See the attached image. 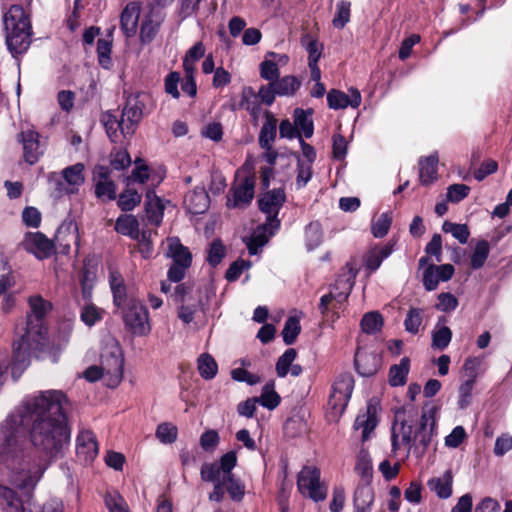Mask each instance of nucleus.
<instances>
[{
    "label": "nucleus",
    "mask_w": 512,
    "mask_h": 512,
    "mask_svg": "<svg viewBox=\"0 0 512 512\" xmlns=\"http://www.w3.org/2000/svg\"><path fill=\"white\" fill-rule=\"evenodd\" d=\"M67 405L62 391H41L26 397L0 424V464L7 471V483L0 481L3 512H33L37 485L70 439ZM38 512H65V508L53 498Z\"/></svg>",
    "instance_id": "f257e3e1"
},
{
    "label": "nucleus",
    "mask_w": 512,
    "mask_h": 512,
    "mask_svg": "<svg viewBox=\"0 0 512 512\" xmlns=\"http://www.w3.org/2000/svg\"><path fill=\"white\" fill-rule=\"evenodd\" d=\"M30 312L27 315L25 332L13 344L11 373L17 380L30 363V352L40 349L46 340L47 328L45 317L52 309V304L40 295L29 297Z\"/></svg>",
    "instance_id": "f03ea898"
},
{
    "label": "nucleus",
    "mask_w": 512,
    "mask_h": 512,
    "mask_svg": "<svg viewBox=\"0 0 512 512\" xmlns=\"http://www.w3.org/2000/svg\"><path fill=\"white\" fill-rule=\"evenodd\" d=\"M237 461L236 451L231 450L223 454L218 461L202 464L201 479L214 484L213 491L209 494L211 501H222L226 491L233 501L240 502L243 499L245 486L232 473Z\"/></svg>",
    "instance_id": "7ed1b4c3"
},
{
    "label": "nucleus",
    "mask_w": 512,
    "mask_h": 512,
    "mask_svg": "<svg viewBox=\"0 0 512 512\" xmlns=\"http://www.w3.org/2000/svg\"><path fill=\"white\" fill-rule=\"evenodd\" d=\"M285 201L286 195L282 188L267 191L260 196L258 200L259 208L267 215V218L263 225L257 227L246 243L250 255H256L258 250L279 229L278 214Z\"/></svg>",
    "instance_id": "20e7f679"
},
{
    "label": "nucleus",
    "mask_w": 512,
    "mask_h": 512,
    "mask_svg": "<svg viewBox=\"0 0 512 512\" xmlns=\"http://www.w3.org/2000/svg\"><path fill=\"white\" fill-rule=\"evenodd\" d=\"M84 377L89 382L102 380L109 388L117 387L123 378V355L121 347L113 338L104 341L100 354V364L88 367Z\"/></svg>",
    "instance_id": "39448f33"
},
{
    "label": "nucleus",
    "mask_w": 512,
    "mask_h": 512,
    "mask_svg": "<svg viewBox=\"0 0 512 512\" xmlns=\"http://www.w3.org/2000/svg\"><path fill=\"white\" fill-rule=\"evenodd\" d=\"M6 45L13 57L25 53L31 44V24L24 9L12 5L4 15Z\"/></svg>",
    "instance_id": "423d86ee"
},
{
    "label": "nucleus",
    "mask_w": 512,
    "mask_h": 512,
    "mask_svg": "<svg viewBox=\"0 0 512 512\" xmlns=\"http://www.w3.org/2000/svg\"><path fill=\"white\" fill-rule=\"evenodd\" d=\"M346 269L347 271L339 275L335 283L331 286L330 292L321 297L319 309L322 314L327 312L329 305L332 303L334 308H339L338 305H341L347 300L353 288L358 270L351 263L346 265Z\"/></svg>",
    "instance_id": "0eeeda50"
},
{
    "label": "nucleus",
    "mask_w": 512,
    "mask_h": 512,
    "mask_svg": "<svg viewBox=\"0 0 512 512\" xmlns=\"http://www.w3.org/2000/svg\"><path fill=\"white\" fill-rule=\"evenodd\" d=\"M354 388L353 376L341 374L334 381L328 399V413L331 419H338L345 411Z\"/></svg>",
    "instance_id": "6e6552de"
},
{
    "label": "nucleus",
    "mask_w": 512,
    "mask_h": 512,
    "mask_svg": "<svg viewBox=\"0 0 512 512\" xmlns=\"http://www.w3.org/2000/svg\"><path fill=\"white\" fill-rule=\"evenodd\" d=\"M165 244V255L173 260V264L168 270V278L172 282H180L191 265L192 255L177 237L167 238Z\"/></svg>",
    "instance_id": "1a4fd4ad"
},
{
    "label": "nucleus",
    "mask_w": 512,
    "mask_h": 512,
    "mask_svg": "<svg viewBox=\"0 0 512 512\" xmlns=\"http://www.w3.org/2000/svg\"><path fill=\"white\" fill-rule=\"evenodd\" d=\"M122 309L124 324L133 335L147 336L150 333L149 313L141 301L131 298Z\"/></svg>",
    "instance_id": "9d476101"
},
{
    "label": "nucleus",
    "mask_w": 512,
    "mask_h": 512,
    "mask_svg": "<svg viewBox=\"0 0 512 512\" xmlns=\"http://www.w3.org/2000/svg\"><path fill=\"white\" fill-rule=\"evenodd\" d=\"M298 491L315 502L323 501L327 496V486L321 481L320 470L315 466H304L297 478Z\"/></svg>",
    "instance_id": "9b49d317"
},
{
    "label": "nucleus",
    "mask_w": 512,
    "mask_h": 512,
    "mask_svg": "<svg viewBox=\"0 0 512 512\" xmlns=\"http://www.w3.org/2000/svg\"><path fill=\"white\" fill-rule=\"evenodd\" d=\"M255 181L252 177L237 180L227 196L228 208H243L250 204L254 197Z\"/></svg>",
    "instance_id": "f8f14e48"
},
{
    "label": "nucleus",
    "mask_w": 512,
    "mask_h": 512,
    "mask_svg": "<svg viewBox=\"0 0 512 512\" xmlns=\"http://www.w3.org/2000/svg\"><path fill=\"white\" fill-rule=\"evenodd\" d=\"M84 169V164L76 163L61 171L63 181L57 179V190L60 195L78 193L85 181Z\"/></svg>",
    "instance_id": "ddd939ff"
},
{
    "label": "nucleus",
    "mask_w": 512,
    "mask_h": 512,
    "mask_svg": "<svg viewBox=\"0 0 512 512\" xmlns=\"http://www.w3.org/2000/svg\"><path fill=\"white\" fill-rule=\"evenodd\" d=\"M413 427L401 420V414H396V420L392 428V450L394 454L408 456L411 449Z\"/></svg>",
    "instance_id": "4468645a"
},
{
    "label": "nucleus",
    "mask_w": 512,
    "mask_h": 512,
    "mask_svg": "<svg viewBox=\"0 0 512 512\" xmlns=\"http://www.w3.org/2000/svg\"><path fill=\"white\" fill-rule=\"evenodd\" d=\"M21 245L39 260L49 258L54 253L53 242L40 232L26 233Z\"/></svg>",
    "instance_id": "2eb2a0df"
},
{
    "label": "nucleus",
    "mask_w": 512,
    "mask_h": 512,
    "mask_svg": "<svg viewBox=\"0 0 512 512\" xmlns=\"http://www.w3.org/2000/svg\"><path fill=\"white\" fill-rule=\"evenodd\" d=\"M98 443L94 433L82 430L76 438V454L80 461L91 463L98 455Z\"/></svg>",
    "instance_id": "dca6fc26"
},
{
    "label": "nucleus",
    "mask_w": 512,
    "mask_h": 512,
    "mask_svg": "<svg viewBox=\"0 0 512 512\" xmlns=\"http://www.w3.org/2000/svg\"><path fill=\"white\" fill-rule=\"evenodd\" d=\"M146 98L147 95L144 93L133 94L127 98L121 118L133 130L134 126L142 119Z\"/></svg>",
    "instance_id": "f3484780"
},
{
    "label": "nucleus",
    "mask_w": 512,
    "mask_h": 512,
    "mask_svg": "<svg viewBox=\"0 0 512 512\" xmlns=\"http://www.w3.org/2000/svg\"><path fill=\"white\" fill-rule=\"evenodd\" d=\"M79 233L77 224L72 221H64L57 229L55 241L63 252L68 253L71 245L75 244L79 247Z\"/></svg>",
    "instance_id": "a211bd4d"
},
{
    "label": "nucleus",
    "mask_w": 512,
    "mask_h": 512,
    "mask_svg": "<svg viewBox=\"0 0 512 512\" xmlns=\"http://www.w3.org/2000/svg\"><path fill=\"white\" fill-rule=\"evenodd\" d=\"M19 141L23 146L25 161L29 164H34L42 153L38 132L33 129L23 130L19 134Z\"/></svg>",
    "instance_id": "6ab92c4d"
},
{
    "label": "nucleus",
    "mask_w": 512,
    "mask_h": 512,
    "mask_svg": "<svg viewBox=\"0 0 512 512\" xmlns=\"http://www.w3.org/2000/svg\"><path fill=\"white\" fill-rule=\"evenodd\" d=\"M327 102L331 109L357 108L361 104V94L355 88L349 89V94L332 90L327 95Z\"/></svg>",
    "instance_id": "aec40b11"
},
{
    "label": "nucleus",
    "mask_w": 512,
    "mask_h": 512,
    "mask_svg": "<svg viewBox=\"0 0 512 512\" xmlns=\"http://www.w3.org/2000/svg\"><path fill=\"white\" fill-rule=\"evenodd\" d=\"M377 423V406L370 402L366 410L356 417L354 429L361 430V440L364 442L369 439L370 433L375 429Z\"/></svg>",
    "instance_id": "412c9836"
},
{
    "label": "nucleus",
    "mask_w": 512,
    "mask_h": 512,
    "mask_svg": "<svg viewBox=\"0 0 512 512\" xmlns=\"http://www.w3.org/2000/svg\"><path fill=\"white\" fill-rule=\"evenodd\" d=\"M141 6L138 2H130L123 9L120 16L121 30L127 38L133 37L137 32Z\"/></svg>",
    "instance_id": "4be33fe9"
},
{
    "label": "nucleus",
    "mask_w": 512,
    "mask_h": 512,
    "mask_svg": "<svg viewBox=\"0 0 512 512\" xmlns=\"http://www.w3.org/2000/svg\"><path fill=\"white\" fill-rule=\"evenodd\" d=\"M394 245L387 243L381 246H374L370 248L363 256V264L366 270L370 273L375 272L393 252Z\"/></svg>",
    "instance_id": "5701e85b"
},
{
    "label": "nucleus",
    "mask_w": 512,
    "mask_h": 512,
    "mask_svg": "<svg viewBox=\"0 0 512 512\" xmlns=\"http://www.w3.org/2000/svg\"><path fill=\"white\" fill-rule=\"evenodd\" d=\"M98 180L95 184V195L102 201H111L116 199L117 187L116 184L109 179L108 169L106 167H99L97 170Z\"/></svg>",
    "instance_id": "b1692460"
},
{
    "label": "nucleus",
    "mask_w": 512,
    "mask_h": 512,
    "mask_svg": "<svg viewBox=\"0 0 512 512\" xmlns=\"http://www.w3.org/2000/svg\"><path fill=\"white\" fill-rule=\"evenodd\" d=\"M162 20V16L153 9L143 15L140 25V39L143 43H149L154 39Z\"/></svg>",
    "instance_id": "393cba45"
},
{
    "label": "nucleus",
    "mask_w": 512,
    "mask_h": 512,
    "mask_svg": "<svg viewBox=\"0 0 512 512\" xmlns=\"http://www.w3.org/2000/svg\"><path fill=\"white\" fill-rule=\"evenodd\" d=\"M296 356V350L289 348L278 358L276 363V373L278 377L284 378L289 372L294 377L302 373V367L298 364H293Z\"/></svg>",
    "instance_id": "a878e982"
},
{
    "label": "nucleus",
    "mask_w": 512,
    "mask_h": 512,
    "mask_svg": "<svg viewBox=\"0 0 512 512\" xmlns=\"http://www.w3.org/2000/svg\"><path fill=\"white\" fill-rule=\"evenodd\" d=\"M312 110L296 108L293 112L294 125L300 138H310L314 132Z\"/></svg>",
    "instance_id": "bb28decb"
},
{
    "label": "nucleus",
    "mask_w": 512,
    "mask_h": 512,
    "mask_svg": "<svg viewBox=\"0 0 512 512\" xmlns=\"http://www.w3.org/2000/svg\"><path fill=\"white\" fill-rule=\"evenodd\" d=\"M453 475L450 470L445 471L441 476L428 480L427 485L439 498L447 499L452 495Z\"/></svg>",
    "instance_id": "cd10ccee"
},
{
    "label": "nucleus",
    "mask_w": 512,
    "mask_h": 512,
    "mask_svg": "<svg viewBox=\"0 0 512 512\" xmlns=\"http://www.w3.org/2000/svg\"><path fill=\"white\" fill-rule=\"evenodd\" d=\"M438 161L436 153L419 160V178L423 185H429L437 180Z\"/></svg>",
    "instance_id": "c85d7f7f"
},
{
    "label": "nucleus",
    "mask_w": 512,
    "mask_h": 512,
    "mask_svg": "<svg viewBox=\"0 0 512 512\" xmlns=\"http://www.w3.org/2000/svg\"><path fill=\"white\" fill-rule=\"evenodd\" d=\"M277 135V119L271 112L265 113V122L263 123L260 134L259 144L261 148H269L272 146Z\"/></svg>",
    "instance_id": "c756f323"
},
{
    "label": "nucleus",
    "mask_w": 512,
    "mask_h": 512,
    "mask_svg": "<svg viewBox=\"0 0 512 512\" xmlns=\"http://www.w3.org/2000/svg\"><path fill=\"white\" fill-rule=\"evenodd\" d=\"M115 230L134 240H139L141 232L139 231V223L135 216L130 214L120 215L115 223Z\"/></svg>",
    "instance_id": "7c9ffc66"
},
{
    "label": "nucleus",
    "mask_w": 512,
    "mask_h": 512,
    "mask_svg": "<svg viewBox=\"0 0 512 512\" xmlns=\"http://www.w3.org/2000/svg\"><path fill=\"white\" fill-rule=\"evenodd\" d=\"M374 492L369 485L358 486L354 493L353 512H371Z\"/></svg>",
    "instance_id": "2f4dec72"
},
{
    "label": "nucleus",
    "mask_w": 512,
    "mask_h": 512,
    "mask_svg": "<svg viewBox=\"0 0 512 512\" xmlns=\"http://www.w3.org/2000/svg\"><path fill=\"white\" fill-rule=\"evenodd\" d=\"M185 205L192 214L204 213L209 206V197L203 190H194L185 196Z\"/></svg>",
    "instance_id": "473e14b6"
},
{
    "label": "nucleus",
    "mask_w": 512,
    "mask_h": 512,
    "mask_svg": "<svg viewBox=\"0 0 512 512\" xmlns=\"http://www.w3.org/2000/svg\"><path fill=\"white\" fill-rule=\"evenodd\" d=\"M447 319L439 317L437 324L432 331V344L437 349H445L452 339V331L446 326Z\"/></svg>",
    "instance_id": "72a5a7b5"
},
{
    "label": "nucleus",
    "mask_w": 512,
    "mask_h": 512,
    "mask_svg": "<svg viewBox=\"0 0 512 512\" xmlns=\"http://www.w3.org/2000/svg\"><path fill=\"white\" fill-rule=\"evenodd\" d=\"M103 122L106 132L112 142H116L118 140V129H120L121 133L124 136H129L133 134V129H131L129 125L125 124L122 118L121 120H118L112 114H106L103 117Z\"/></svg>",
    "instance_id": "f704fd0d"
},
{
    "label": "nucleus",
    "mask_w": 512,
    "mask_h": 512,
    "mask_svg": "<svg viewBox=\"0 0 512 512\" xmlns=\"http://www.w3.org/2000/svg\"><path fill=\"white\" fill-rule=\"evenodd\" d=\"M146 199L148 220L154 225H159L163 218L164 206L160 198H158L152 191L147 192Z\"/></svg>",
    "instance_id": "c9c22d12"
},
{
    "label": "nucleus",
    "mask_w": 512,
    "mask_h": 512,
    "mask_svg": "<svg viewBox=\"0 0 512 512\" xmlns=\"http://www.w3.org/2000/svg\"><path fill=\"white\" fill-rule=\"evenodd\" d=\"M410 370V360L408 357H403L399 364L390 367L389 370V383L391 386H403L406 383L407 376Z\"/></svg>",
    "instance_id": "e433bc0d"
},
{
    "label": "nucleus",
    "mask_w": 512,
    "mask_h": 512,
    "mask_svg": "<svg viewBox=\"0 0 512 512\" xmlns=\"http://www.w3.org/2000/svg\"><path fill=\"white\" fill-rule=\"evenodd\" d=\"M197 369L203 379L211 380L217 375L218 364L210 354L202 353L197 359Z\"/></svg>",
    "instance_id": "4c0bfd02"
},
{
    "label": "nucleus",
    "mask_w": 512,
    "mask_h": 512,
    "mask_svg": "<svg viewBox=\"0 0 512 512\" xmlns=\"http://www.w3.org/2000/svg\"><path fill=\"white\" fill-rule=\"evenodd\" d=\"M277 96H293L300 88V81L294 76H284L273 81Z\"/></svg>",
    "instance_id": "58836bf2"
},
{
    "label": "nucleus",
    "mask_w": 512,
    "mask_h": 512,
    "mask_svg": "<svg viewBox=\"0 0 512 512\" xmlns=\"http://www.w3.org/2000/svg\"><path fill=\"white\" fill-rule=\"evenodd\" d=\"M205 55V47L202 42L195 43L187 52L183 59V68L185 73H195V64Z\"/></svg>",
    "instance_id": "ea45409f"
},
{
    "label": "nucleus",
    "mask_w": 512,
    "mask_h": 512,
    "mask_svg": "<svg viewBox=\"0 0 512 512\" xmlns=\"http://www.w3.org/2000/svg\"><path fill=\"white\" fill-rule=\"evenodd\" d=\"M103 315V309L87 301L81 308L80 319L85 325L92 327L103 319Z\"/></svg>",
    "instance_id": "a19ab883"
},
{
    "label": "nucleus",
    "mask_w": 512,
    "mask_h": 512,
    "mask_svg": "<svg viewBox=\"0 0 512 512\" xmlns=\"http://www.w3.org/2000/svg\"><path fill=\"white\" fill-rule=\"evenodd\" d=\"M355 472L365 481L372 477V461L367 450L361 449L357 455Z\"/></svg>",
    "instance_id": "79ce46f5"
},
{
    "label": "nucleus",
    "mask_w": 512,
    "mask_h": 512,
    "mask_svg": "<svg viewBox=\"0 0 512 512\" xmlns=\"http://www.w3.org/2000/svg\"><path fill=\"white\" fill-rule=\"evenodd\" d=\"M104 502L109 512H130L126 500L118 491H108Z\"/></svg>",
    "instance_id": "37998d69"
},
{
    "label": "nucleus",
    "mask_w": 512,
    "mask_h": 512,
    "mask_svg": "<svg viewBox=\"0 0 512 512\" xmlns=\"http://www.w3.org/2000/svg\"><path fill=\"white\" fill-rule=\"evenodd\" d=\"M323 239L322 228L319 222H311L305 229V242L307 250L312 251L317 248Z\"/></svg>",
    "instance_id": "c03bdc74"
},
{
    "label": "nucleus",
    "mask_w": 512,
    "mask_h": 512,
    "mask_svg": "<svg viewBox=\"0 0 512 512\" xmlns=\"http://www.w3.org/2000/svg\"><path fill=\"white\" fill-rule=\"evenodd\" d=\"M257 399L261 406L269 410L275 409L280 403V396L274 390L273 384H266L262 389L260 397Z\"/></svg>",
    "instance_id": "a18cd8bd"
},
{
    "label": "nucleus",
    "mask_w": 512,
    "mask_h": 512,
    "mask_svg": "<svg viewBox=\"0 0 512 512\" xmlns=\"http://www.w3.org/2000/svg\"><path fill=\"white\" fill-rule=\"evenodd\" d=\"M240 107L250 112L252 115L259 113L260 106L258 96L251 87H246L242 91Z\"/></svg>",
    "instance_id": "49530a36"
},
{
    "label": "nucleus",
    "mask_w": 512,
    "mask_h": 512,
    "mask_svg": "<svg viewBox=\"0 0 512 512\" xmlns=\"http://www.w3.org/2000/svg\"><path fill=\"white\" fill-rule=\"evenodd\" d=\"M141 202V195L132 189L123 191L118 198V206L122 211H131Z\"/></svg>",
    "instance_id": "de8ad7c7"
},
{
    "label": "nucleus",
    "mask_w": 512,
    "mask_h": 512,
    "mask_svg": "<svg viewBox=\"0 0 512 512\" xmlns=\"http://www.w3.org/2000/svg\"><path fill=\"white\" fill-rule=\"evenodd\" d=\"M490 252L489 243L485 240L477 242L471 256V266L473 269L481 268L488 258Z\"/></svg>",
    "instance_id": "09e8293b"
},
{
    "label": "nucleus",
    "mask_w": 512,
    "mask_h": 512,
    "mask_svg": "<svg viewBox=\"0 0 512 512\" xmlns=\"http://www.w3.org/2000/svg\"><path fill=\"white\" fill-rule=\"evenodd\" d=\"M442 229L445 233H450L461 244H465L470 236L469 229L465 224H457L450 221L443 223Z\"/></svg>",
    "instance_id": "8fccbe9b"
},
{
    "label": "nucleus",
    "mask_w": 512,
    "mask_h": 512,
    "mask_svg": "<svg viewBox=\"0 0 512 512\" xmlns=\"http://www.w3.org/2000/svg\"><path fill=\"white\" fill-rule=\"evenodd\" d=\"M0 295L5 294L9 288L14 287L16 280L8 266L7 261L0 256Z\"/></svg>",
    "instance_id": "3c124183"
},
{
    "label": "nucleus",
    "mask_w": 512,
    "mask_h": 512,
    "mask_svg": "<svg viewBox=\"0 0 512 512\" xmlns=\"http://www.w3.org/2000/svg\"><path fill=\"white\" fill-rule=\"evenodd\" d=\"M383 325L382 316L378 312H368L361 320V328L367 334L376 333Z\"/></svg>",
    "instance_id": "603ef678"
},
{
    "label": "nucleus",
    "mask_w": 512,
    "mask_h": 512,
    "mask_svg": "<svg viewBox=\"0 0 512 512\" xmlns=\"http://www.w3.org/2000/svg\"><path fill=\"white\" fill-rule=\"evenodd\" d=\"M350 8L351 3L349 1L341 0L337 3L336 13L332 21L334 27L342 29L350 21Z\"/></svg>",
    "instance_id": "864d4df0"
},
{
    "label": "nucleus",
    "mask_w": 512,
    "mask_h": 512,
    "mask_svg": "<svg viewBox=\"0 0 512 512\" xmlns=\"http://www.w3.org/2000/svg\"><path fill=\"white\" fill-rule=\"evenodd\" d=\"M300 321L297 317H289L284 325L282 336L287 345L292 344L300 333Z\"/></svg>",
    "instance_id": "5fc2aeb1"
},
{
    "label": "nucleus",
    "mask_w": 512,
    "mask_h": 512,
    "mask_svg": "<svg viewBox=\"0 0 512 512\" xmlns=\"http://www.w3.org/2000/svg\"><path fill=\"white\" fill-rule=\"evenodd\" d=\"M422 324V310L418 308H411L404 320V326L407 332L411 334L418 333Z\"/></svg>",
    "instance_id": "6e6d98bb"
},
{
    "label": "nucleus",
    "mask_w": 512,
    "mask_h": 512,
    "mask_svg": "<svg viewBox=\"0 0 512 512\" xmlns=\"http://www.w3.org/2000/svg\"><path fill=\"white\" fill-rule=\"evenodd\" d=\"M111 54V42L107 39H99L97 41V55L99 64L109 69L112 66Z\"/></svg>",
    "instance_id": "4d7b16f0"
},
{
    "label": "nucleus",
    "mask_w": 512,
    "mask_h": 512,
    "mask_svg": "<svg viewBox=\"0 0 512 512\" xmlns=\"http://www.w3.org/2000/svg\"><path fill=\"white\" fill-rule=\"evenodd\" d=\"M156 437L164 444L173 443L177 438V428L170 423H162L156 429Z\"/></svg>",
    "instance_id": "13d9d810"
},
{
    "label": "nucleus",
    "mask_w": 512,
    "mask_h": 512,
    "mask_svg": "<svg viewBox=\"0 0 512 512\" xmlns=\"http://www.w3.org/2000/svg\"><path fill=\"white\" fill-rule=\"evenodd\" d=\"M260 75L268 81H275L279 77L277 62L266 55L265 60L260 64Z\"/></svg>",
    "instance_id": "bf43d9fd"
},
{
    "label": "nucleus",
    "mask_w": 512,
    "mask_h": 512,
    "mask_svg": "<svg viewBox=\"0 0 512 512\" xmlns=\"http://www.w3.org/2000/svg\"><path fill=\"white\" fill-rule=\"evenodd\" d=\"M470 192V187L465 184H452L447 188V201L459 203L465 199Z\"/></svg>",
    "instance_id": "052dcab7"
},
{
    "label": "nucleus",
    "mask_w": 512,
    "mask_h": 512,
    "mask_svg": "<svg viewBox=\"0 0 512 512\" xmlns=\"http://www.w3.org/2000/svg\"><path fill=\"white\" fill-rule=\"evenodd\" d=\"M392 219L387 213L381 214L378 219L373 222L371 231L374 237L382 238L384 237L390 228Z\"/></svg>",
    "instance_id": "680f3d73"
},
{
    "label": "nucleus",
    "mask_w": 512,
    "mask_h": 512,
    "mask_svg": "<svg viewBox=\"0 0 512 512\" xmlns=\"http://www.w3.org/2000/svg\"><path fill=\"white\" fill-rule=\"evenodd\" d=\"M219 443V433L213 429L205 431L200 437V445L202 449L207 452L214 451Z\"/></svg>",
    "instance_id": "e2e57ef3"
},
{
    "label": "nucleus",
    "mask_w": 512,
    "mask_h": 512,
    "mask_svg": "<svg viewBox=\"0 0 512 512\" xmlns=\"http://www.w3.org/2000/svg\"><path fill=\"white\" fill-rule=\"evenodd\" d=\"M225 255V247L220 240H214L208 250L207 261L211 266H217Z\"/></svg>",
    "instance_id": "0e129e2a"
},
{
    "label": "nucleus",
    "mask_w": 512,
    "mask_h": 512,
    "mask_svg": "<svg viewBox=\"0 0 512 512\" xmlns=\"http://www.w3.org/2000/svg\"><path fill=\"white\" fill-rule=\"evenodd\" d=\"M458 307V300L457 298L449 293H440L438 295V303L436 304L435 308L442 312H452Z\"/></svg>",
    "instance_id": "69168bd1"
},
{
    "label": "nucleus",
    "mask_w": 512,
    "mask_h": 512,
    "mask_svg": "<svg viewBox=\"0 0 512 512\" xmlns=\"http://www.w3.org/2000/svg\"><path fill=\"white\" fill-rule=\"evenodd\" d=\"M303 43H305L308 52V64L315 65L321 57L322 45L308 36L304 38Z\"/></svg>",
    "instance_id": "338daca9"
},
{
    "label": "nucleus",
    "mask_w": 512,
    "mask_h": 512,
    "mask_svg": "<svg viewBox=\"0 0 512 512\" xmlns=\"http://www.w3.org/2000/svg\"><path fill=\"white\" fill-rule=\"evenodd\" d=\"M95 283V274L85 270L80 278L82 297L85 301H90L92 297V290Z\"/></svg>",
    "instance_id": "774afa93"
}]
</instances>
